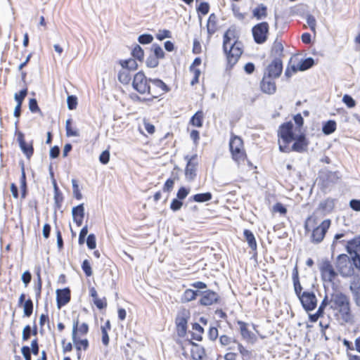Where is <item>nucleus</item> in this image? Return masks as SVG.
Returning a JSON list of instances; mask_svg holds the SVG:
<instances>
[{
    "label": "nucleus",
    "mask_w": 360,
    "mask_h": 360,
    "mask_svg": "<svg viewBox=\"0 0 360 360\" xmlns=\"http://www.w3.org/2000/svg\"><path fill=\"white\" fill-rule=\"evenodd\" d=\"M291 122L282 123L277 131L279 150L282 153H304L307 150L309 141L302 131L304 119L300 113L293 117Z\"/></svg>",
    "instance_id": "f257e3e1"
},
{
    "label": "nucleus",
    "mask_w": 360,
    "mask_h": 360,
    "mask_svg": "<svg viewBox=\"0 0 360 360\" xmlns=\"http://www.w3.org/2000/svg\"><path fill=\"white\" fill-rule=\"evenodd\" d=\"M191 318L190 310L181 308L175 318V326L177 338L175 342L177 345V352L185 359L192 360H205L207 357L204 347L192 340L186 338L188 329V323Z\"/></svg>",
    "instance_id": "f03ea898"
},
{
    "label": "nucleus",
    "mask_w": 360,
    "mask_h": 360,
    "mask_svg": "<svg viewBox=\"0 0 360 360\" xmlns=\"http://www.w3.org/2000/svg\"><path fill=\"white\" fill-rule=\"evenodd\" d=\"M223 51L226 56L227 66L232 68L243 53V44L235 28L229 27L223 35Z\"/></svg>",
    "instance_id": "7ed1b4c3"
},
{
    "label": "nucleus",
    "mask_w": 360,
    "mask_h": 360,
    "mask_svg": "<svg viewBox=\"0 0 360 360\" xmlns=\"http://www.w3.org/2000/svg\"><path fill=\"white\" fill-rule=\"evenodd\" d=\"M327 304L335 319L342 323L351 322L352 313L349 297L342 292H335L327 297Z\"/></svg>",
    "instance_id": "20e7f679"
},
{
    "label": "nucleus",
    "mask_w": 360,
    "mask_h": 360,
    "mask_svg": "<svg viewBox=\"0 0 360 360\" xmlns=\"http://www.w3.org/2000/svg\"><path fill=\"white\" fill-rule=\"evenodd\" d=\"M331 225V220L325 219L319 223L314 214L309 216L304 221V229L306 235L309 234L310 241L314 244L321 243Z\"/></svg>",
    "instance_id": "39448f33"
},
{
    "label": "nucleus",
    "mask_w": 360,
    "mask_h": 360,
    "mask_svg": "<svg viewBox=\"0 0 360 360\" xmlns=\"http://www.w3.org/2000/svg\"><path fill=\"white\" fill-rule=\"evenodd\" d=\"M336 268L343 277L354 276L360 272V255H339L337 257Z\"/></svg>",
    "instance_id": "423d86ee"
},
{
    "label": "nucleus",
    "mask_w": 360,
    "mask_h": 360,
    "mask_svg": "<svg viewBox=\"0 0 360 360\" xmlns=\"http://www.w3.org/2000/svg\"><path fill=\"white\" fill-rule=\"evenodd\" d=\"M229 148L231 159L238 166L244 165L245 162L250 164L242 137L231 132Z\"/></svg>",
    "instance_id": "0eeeda50"
},
{
    "label": "nucleus",
    "mask_w": 360,
    "mask_h": 360,
    "mask_svg": "<svg viewBox=\"0 0 360 360\" xmlns=\"http://www.w3.org/2000/svg\"><path fill=\"white\" fill-rule=\"evenodd\" d=\"M148 89L149 90L146 94L148 97L141 98L136 96L138 101L142 103L153 101L154 99L159 98L170 91L169 86L158 78L151 79Z\"/></svg>",
    "instance_id": "6e6552de"
},
{
    "label": "nucleus",
    "mask_w": 360,
    "mask_h": 360,
    "mask_svg": "<svg viewBox=\"0 0 360 360\" xmlns=\"http://www.w3.org/2000/svg\"><path fill=\"white\" fill-rule=\"evenodd\" d=\"M121 69L117 72L118 81L124 85L129 84L131 81V73L139 68L137 62L131 58L121 59L118 61Z\"/></svg>",
    "instance_id": "1a4fd4ad"
},
{
    "label": "nucleus",
    "mask_w": 360,
    "mask_h": 360,
    "mask_svg": "<svg viewBox=\"0 0 360 360\" xmlns=\"http://www.w3.org/2000/svg\"><path fill=\"white\" fill-rule=\"evenodd\" d=\"M219 343L227 352H232L234 349L235 345L237 346V349L239 354L243 358H250L252 356V351L248 349L240 342L237 339L231 338L226 335H222L219 336Z\"/></svg>",
    "instance_id": "9d476101"
},
{
    "label": "nucleus",
    "mask_w": 360,
    "mask_h": 360,
    "mask_svg": "<svg viewBox=\"0 0 360 360\" xmlns=\"http://www.w3.org/2000/svg\"><path fill=\"white\" fill-rule=\"evenodd\" d=\"M319 269L323 282L334 283L337 279L338 273L330 260L323 259L319 264Z\"/></svg>",
    "instance_id": "9b49d317"
},
{
    "label": "nucleus",
    "mask_w": 360,
    "mask_h": 360,
    "mask_svg": "<svg viewBox=\"0 0 360 360\" xmlns=\"http://www.w3.org/2000/svg\"><path fill=\"white\" fill-rule=\"evenodd\" d=\"M150 80L151 78H148L142 70L139 71L134 75L131 82L132 87L140 94L146 95L149 90Z\"/></svg>",
    "instance_id": "f8f14e48"
},
{
    "label": "nucleus",
    "mask_w": 360,
    "mask_h": 360,
    "mask_svg": "<svg viewBox=\"0 0 360 360\" xmlns=\"http://www.w3.org/2000/svg\"><path fill=\"white\" fill-rule=\"evenodd\" d=\"M269 25L267 22H261L256 24L252 28V37L258 44L264 43L268 38Z\"/></svg>",
    "instance_id": "ddd939ff"
},
{
    "label": "nucleus",
    "mask_w": 360,
    "mask_h": 360,
    "mask_svg": "<svg viewBox=\"0 0 360 360\" xmlns=\"http://www.w3.org/2000/svg\"><path fill=\"white\" fill-rule=\"evenodd\" d=\"M241 338L245 342L250 345H254L257 342V335L252 333L248 328V323L243 321L236 322Z\"/></svg>",
    "instance_id": "4468645a"
},
{
    "label": "nucleus",
    "mask_w": 360,
    "mask_h": 360,
    "mask_svg": "<svg viewBox=\"0 0 360 360\" xmlns=\"http://www.w3.org/2000/svg\"><path fill=\"white\" fill-rule=\"evenodd\" d=\"M17 141L23 154L27 159L30 160L34 154L33 141L29 142L25 141V134L22 131L16 132Z\"/></svg>",
    "instance_id": "2eb2a0df"
},
{
    "label": "nucleus",
    "mask_w": 360,
    "mask_h": 360,
    "mask_svg": "<svg viewBox=\"0 0 360 360\" xmlns=\"http://www.w3.org/2000/svg\"><path fill=\"white\" fill-rule=\"evenodd\" d=\"M298 298L307 311L314 310L317 306V299L313 292L304 291Z\"/></svg>",
    "instance_id": "dca6fc26"
},
{
    "label": "nucleus",
    "mask_w": 360,
    "mask_h": 360,
    "mask_svg": "<svg viewBox=\"0 0 360 360\" xmlns=\"http://www.w3.org/2000/svg\"><path fill=\"white\" fill-rule=\"evenodd\" d=\"M283 72V61L281 58H274L266 68L264 75L274 79L278 78Z\"/></svg>",
    "instance_id": "f3484780"
},
{
    "label": "nucleus",
    "mask_w": 360,
    "mask_h": 360,
    "mask_svg": "<svg viewBox=\"0 0 360 360\" xmlns=\"http://www.w3.org/2000/svg\"><path fill=\"white\" fill-rule=\"evenodd\" d=\"M340 179L339 172L326 171L319 176L320 184L322 187H328L330 184H336Z\"/></svg>",
    "instance_id": "a211bd4d"
},
{
    "label": "nucleus",
    "mask_w": 360,
    "mask_h": 360,
    "mask_svg": "<svg viewBox=\"0 0 360 360\" xmlns=\"http://www.w3.org/2000/svg\"><path fill=\"white\" fill-rule=\"evenodd\" d=\"M261 91L266 94L272 95L276 91L275 79L263 75L259 84Z\"/></svg>",
    "instance_id": "6ab92c4d"
},
{
    "label": "nucleus",
    "mask_w": 360,
    "mask_h": 360,
    "mask_svg": "<svg viewBox=\"0 0 360 360\" xmlns=\"http://www.w3.org/2000/svg\"><path fill=\"white\" fill-rule=\"evenodd\" d=\"M219 301V297L218 294L213 290H207L201 292V298L199 302L202 306H210L218 303Z\"/></svg>",
    "instance_id": "aec40b11"
},
{
    "label": "nucleus",
    "mask_w": 360,
    "mask_h": 360,
    "mask_svg": "<svg viewBox=\"0 0 360 360\" xmlns=\"http://www.w3.org/2000/svg\"><path fill=\"white\" fill-rule=\"evenodd\" d=\"M201 63L202 60L200 58H195L189 67V71L193 76L192 79L191 80V85L192 86L199 83V77L201 75V71L199 69V66L201 65Z\"/></svg>",
    "instance_id": "412c9836"
},
{
    "label": "nucleus",
    "mask_w": 360,
    "mask_h": 360,
    "mask_svg": "<svg viewBox=\"0 0 360 360\" xmlns=\"http://www.w3.org/2000/svg\"><path fill=\"white\" fill-rule=\"evenodd\" d=\"M198 165V162L197 155H192L188 159L185 168V174L189 179H193L196 176Z\"/></svg>",
    "instance_id": "4be33fe9"
},
{
    "label": "nucleus",
    "mask_w": 360,
    "mask_h": 360,
    "mask_svg": "<svg viewBox=\"0 0 360 360\" xmlns=\"http://www.w3.org/2000/svg\"><path fill=\"white\" fill-rule=\"evenodd\" d=\"M18 306L23 308L24 316L30 317L33 313L34 304L30 298L25 300V295L22 293L18 299Z\"/></svg>",
    "instance_id": "5701e85b"
},
{
    "label": "nucleus",
    "mask_w": 360,
    "mask_h": 360,
    "mask_svg": "<svg viewBox=\"0 0 360 360\" xmlns=\"http://www.w3.org/2000/svg\"><path fill=\"white\" fill-rule=\"evenodd\" d=\"M345 250L349 255H360V235L349 240L345 245Z\"/></svg>",
    "instance_id": "b1692460"
},
{
    "label": "nucleus",
    "mask_w": 360,
    "mask_h": 360,
    "mask_svg": "<svg viewBox=\"0 0 360 360\" xmlns=\"http://www.w3.org/2000/svg\"><path fill=\"white\" fill-rule=\"evenodd\" d=\"M70 290L68 288L56 290V301L58 308L65 306L70 300Z\"/></svg>",
    "instance_id": "393cba45"
},
{
    "label": "nucleus",
    "mask_w": 360,
    "mask_h": 360,
    "mask_svg": "<svg viewBox=\"0 0 360 360\" xmlns=\"http://www.w3.org/2000/svg\"><path fill=\"white\" fill-rule=\"evenodd\" d=\"M207 32L209 37H211L219 28L217 15L212 13L207 19L206 24Z\"/></svg>",
    "instance_id": "a878e982"
},
{
    "label": "nucleus",
    "mask_w": 360,
    "mask_h": 360,
    "mask_svg": "<svg viewBox=\"0 0 360 360\" xmlns=\"http://www.w3.org/2000/svg\"><path fill=\"white\" fill-rule=\"evenodd\" d=\"M72 341L75 349L77 350L78 358H80V352L82 350L86 351L88 349L89 342L87 338H82V337H77L75 335L72 336Z\"/></svg>",
    "instance_id": "bb28decb"
},
{
    "label": "nucleus",
    "mask_w": 360,
    "mask_h": 360,
    "mask_svg": "<svg viewBox=\"0 0 360 360\" xmlns=\"http://www.w3.org/2000/svg\"><path fill=\"white\" fill-rule=\"evenodd\" d=\"M89 325L86 323H79V320L77 319L73 322L72 336L77 337L85 336L89 333Z\"/></svg>",
    "instance_id": "cd10ccee"
},
{
    "label": "nucleus",
    "mask_w": 360,
    "mask_h": 360,
    "mask_svg": "<svg viewBox=\"0 0 360 360\" xmlns=\"http://www.w3.org/2000/svg\"><path fill=\"white\" fill-rule=\"evenodd\" d=\"M72 213L75 223L77 226H80L82 224L84 217V205L80 204L73 207Z\"/></svg>",
    "instance_id": "c85d7f7f"
},
{
    "label": "nucleus",
    "mask_w": 360,
    "mask_h": 360,
    "mask_svg": "<svg viewBox=\"0 0 360 360\" xmlns=\"http://www.w3.org/2000/svg\"><path fill=\"white\" fill-rule=\"evenodd\" d=\"M283 45L282 41L281 39H276L271 46V56L274 57V58H281L284 56L283 54Z\"/></svg>",
    "instance_id": "c756f323"
},
{
    "label": "nucleus",
    "mask_w": 360,
    "mask_h": 360,
    "mask_svg": "<svg viewBox=\"0 0 360 360\" xmlns=\"http://www.w3.org/2000/svg\"><path fill=\"white\" fill-rule=\"evenodd\" d=\"M205 113L202 110H198L190 119L189 124L193 127L201 128L203 126Z\"/></svg>",
    "instance_id": "7c9ffc66"
},
{
    "label": "nucleus",
    "mask_w": 360,
    "mask_h": 360,
    "mask_svg": "<svg viewBox=\"0 0 360 360\" xmlns=\"http://www.w3.org/2000/svg\"><path fill=\"white\" fill-rule=\"evenodd\" d=\"M268 15L267 7L263 4H258L253 10H252V17L255 18L257 20H262L265 18Z\"/></svg>",
    "instance_id": "2f4dec72"
},
{
    "label": "nucleus",
    "mask_w": 360,
    "mask_h": 360,
    "mask_svg": "<svg viewBox=\"0 0 360 360\" xmlns=\"http://www.w3.org/2000/svg\"><path fill=\"white\" fill-rule=\"evenodd\" d=\"M204 333L203 328L198 323H194L192 324V332H191V339L196 341H202V335Z\"/></svg>",
    "instance_id": "473e14b6"
},
{
    "label": "nucleus",
    "mask_w": 360,
    "mask_h": 360,
    "mask_svg": "<svg viewBox=\"0 0 360 360\" xmlns=\"http://www.w3.org/2000/svg\"><path fill=\"white\" fill-rule=\"evenodd\" d=\"M327 303V296H326L322 300L316 312L309 316V320L311 322H316L320 317L323 316L324 309L328 306Z\"/></svg>",
    "instance_id": "72a5a7b5"
},
{
    "label": "nucleus",
    "mask_w": 360,
    "mask_h": 360,
    "mask_svg": "<svg viewBox=\"0 0 360 360\" xmlns=\"http://www.w3.org/2000/svg\"><path fill=\"white\" fill-rule=\"evenodd\" d=\"M292 281L295 292L296 295L299 297L303 292H302V287L300 282L298 269L297 266L294 268L292 271Z\"/></svg>",
    "instance_id": "f704fd0d"
},
{
    "label": "nucleus",
    "mask_w": 360,
    "mask_h": 360,
    "mask_svg": "<svg viewBox=\"0 0 360 360\" xmlns=\"http://www.w3.org/2000/svg\"><path fill=\"white\" fill-rule=\"evenodd\" d=\"M243 235L246 241L248 243L249 247L253 250L256 251L257 248V244L255 239V237L252 232L250 230L245 229L243 231Z\"/></svg>",
    "instance_id": "c9c22d12"
},
{
    "label": "nucleus",
    "mask_w": 360,
    "mask_h": 360,
    "mask_svg": "<svg viewBox=\"0 0 360 360\" xmlns=\"http://www.w3.org/2000/svg\"><path fill=\"white\" fill-rule=\"evenodd\" d=\"M131 55L136 62H143L144 59V51L143 49L139 45L136 44L131 50Z\"/></svg>",
    "instance_id": "e433bc0d"
},
{
    "label": "nucleus",
    "mask_w": 360,
    "mask_h": 360,
    "mask_svg": "<svg viewBox=\"0 0 360 360\" xmlns=\"http://www.w3.org/2000/svg\"><path fill=\"white\" fill-rule=\"evenodd\" d=\"M212 198V194L210 192L197 193L191 198V200L196 202H205L210 201Z\"/></svg>",
    "instance_id": "4c0bfd02"
},
{
    "label": "nucleus",
    "mask_w": 360,
    "mask_h": 360,
    "mask_svg": "<svg viewBox=\"0 0 360 360\" xmlns=\"http://www.w3.org/2000/svg\"><path fill=\"white\" fill-rule=\"evenodd\" d=\"M198 295V292L197 290L186 289L181 296V301L182 302H188L195 300Z\"/></svg>",
    "instance_id": "58836bf2"
},
{
    "label": "nucleus",
    "mask_w": 360,
    "mask_h": 360,
    "mask_svg": "<svg viewBox=\"0 0 360 360\" xmlns=\"http://www.w3.org/2000/svg\"><path fill=\"white\" fill-rule=\"evenodd\" d=\"M336 128V122L334 120H328L323 124L322 130L325 134L328 135L333 133Z\"/></svg>",
    "instance_id": "ea45409f"
},
{
    "label": "nucleus",
    "mask_w": 360,
    "mask_h": 360,
    "mask_svg": "<svg viewBox=\"0 0 360 360\" xmlns=\"http://www.w3.org/2000/svg\"><path fill=\"white\" fill-rule=\"evenodd\" d=\"M65 130H66V136L68 137L79 136L78 130L72 127V120L71 119H68L66 120Z\"/></svg>",
    "instance_id": "a19ab883"
},
{
    "label": "nucleus",
    "mask_w": 360,
    "mask_h": 360,
    "mask_svg": "<svg viewBox=\"0 0 360 360\" xmlns=\"http://www.w3.org/2000/svg\"><path fill=\"white\" fill-rule=\"evenodd\" d=\"M314 64V59L311 58H307L300 62L298 65V69H300V71H304L311 68Z\"/></svg>",
    "instance_id": "79ce46f5"
},
{
    "label": "nucleus",
    "mask_w": 360,
    "mask_h": 360,
    "mask_svg": "<svg viewBox=\"0 0 360 360\" xmlns=\"http://www.w3.org/2000/svg\"><path fill=\"white\" fill-rule=\"evenodd\" d=\"M196 11L199 16L205 15L209 13L210 4L207 2H201L196 7Z\"/></svg>",
    "instance_id": "37998d69"
},
{
    "label": "nucleus",
    "mask_w": 360,
    "mask_h": 360,
    "mask_svg": "<svg viewBox=\"0 0 360 360\" xmlns=\"http://www.w3.org/2000/svg\"><path fill=\"white\" fill-rule=\"evenodd\" d=\"M232 12L233 16L238 20L243 21L246 18L247 13L241 12L240 8L236 5L232 6Z\"/></svg>",
    "instance_id": "c03bdc74"
},
{
    "label": "nucleus",
    "mask_w": 360,
    "mask_h": 360,
    "mask_svg": "<svg viewBox=\"0 0 360 360\" xmlns=\"http://www.w3.org/2000/svg\"><path fill=\"white\" fill-rule=\"evenodd\" d=\"M54 200L55 202L57 205V207H60L61 205V203L63 201V196L62 193L59 191V188L56 184V183L54 184Z\"/></svg>",
    "instance_id": "a18cd8bd"
},
{
    "label": "nucleus",
    "mask_w": 360,
    "mask_h": 360,
    "mask_svg": "<svg viewBox=\"0 0 360 360\" xmlns=\"http://www.w3.org/2000/svg\"><path fill=\"white\" fill-rule=\"evenodd\" d=\"M27 95V88L25 87L21 91H20L19 93H16L14 96L15 100L17 102V105H21L23 103L24 99Z\"/></svg>",
    "instance_id": "49530a36"
},
{
    "label": "nucleus",
    "mask_w": 360,
    "mask_h": 360,
    "mask_svg": "<svg viewBox=\"0 0 360 360\" xmlns=\"http://www.w3.org/2000/svg\"><path fill=\"white\" fill-rule=\"evenodd\" d=\"M82 269L86 277H90L93 274L91 263L88 259H84L82 264Z\"/></svg>",
    "instance_id": "de8ad7c7"
},
{
    "label": "nucleus",
    "mask_w": 360,
    "mask_h": 360,
    "mask_svg": "<svg viewBox=\"0 0 360 360\" xmlns=\"http://www.w3.org/2000/svg\"><path fill=\"white\" fill-rule=\"evenodd\" d=\"M175 184V179L174 178H169L167 179L165 183L164 184V186L162 187V191L164 192L170 193L174 186Z\"/></svg>",
    "instance_id": "09e8293b"
},
{
    "label": "nucleus",
    "mask_w": 360,
    "mask_h": 360,
    "mask_svg": "<svg viewBox=\"0 0 360 360\" xmlns=\"http://www.w3.org/2000/svg\"><path fill=\"white\" fill-rule=\"evenodd\" d=\"M72 190H73V195L74 197L77 200H81L82 198V195L80 191V189L79 188V185L77 184V181L76 179L72 180Z\"/></svg>",
    "instance_id": "8fccbe9b"
},
{
    "label": "nucleus",
    "mask_w": 360,
    "mask_h": 360,
    "mask_svg": "<svg viewBox=\"0 0 360 360\" xmlns=\"http://www.w3.org/2000/svg\"><path fill=\"white\" fill-rule=\"evenodd\" d=\"M153 37L151 34H144L139 37L138 41L142 44H148L152 42Z\"/></svg>",
    "instance_id": "3c124183"
},
{
    "label": "nucleus",
    "mask_w": 360,
    "mask_h": 360,
    "mask_svg": "<svg viewBox=\"0 0 360 360\" xmlns=\"http://www.w3.org/2000/svg\"><path fill=\"white\" fill-rule=\"evenodd\" d=\"M307 23L308 26L309 27L310 30L314 32V35L316 34V21L315 18L311 15H309L307 17Z\"/></svg>",
    "instance_id": "603ef678"
},
{
    "label": "nucleus",
    "mask_w": 360,
    "mask_h": 360,
    "mask_svg": "<svg viewBox=\"0 0 360 360\" xmlns=\"http://www.w3.org/2000/svg\"><path fill=\"white\" fill-rule=\"evenodd\" d=\"M94 304L98 309H105L108 305L107 299L105 297L96 299L94 300Z\"/></svg>",
    "instance_id": "864d4df0"
},
{
    "label": "nucleus",
    "mask_w": 360,
    "mask_h": 360,
    "mask_svg": "<svg viewBox=\"0 0 360 360\" xmlns=\"http://www.w3.org/2000/svg\"><path fill=\"white\" fill-rule=\"evenodd\" d=\"M297 71H300V69H298V66L288 65L285 71V76L287 78H290Z\"/></svg>",
    "instance_id": "5fc2aeb1"
},
{
    "label": "nucleus",
    "mask_w": 360,
    "mask_h": 360,
    "mask_svg": "<svg viewBox=\"0 0 360 360\" xmlns=\"http://www.w3.org/2000/svg\"><path fill=\"white\" fill-rule=\"evenodd\" d=\"M29 108L32 112H41L38 106L37 101L35 98H30L29 101Z\"/></svg>",
    "instance_id": "6e6d98bb"
},
{
    "label": "nucleus",
    "mask_w": 360,
    "mask_h": 360,
    "mask_svg": "<svg viewBox=\"0 0 360 360\" xmlns=\"http://www.w3.org/2000/svg\"><path fill=\"white\" fill-rule=\"evenodd\" d=\"M343 103L349 108H354L356 105V102L353 98L347 94L343 96Z\"/></svg>",
    "instance_id": "4d7b16f0"
},
{
    "label": "nucleus",
    "mask_w": 360,
    "mask_h": 360,
    "mask_svg": "<svg viewBox=\"0 0 360 360\" xmlns=\"http://www.w3.org/2000/svg\"><path fill=\"white\" fill-rule=\"evenodd\" d=\"M86 245L87 247L91 249L94 250L96 247V236L94 234L91 233L89 234L86 238Z\"/></svg>",
    "instance_id": "13d9d810"
},
{
    "label": "nucleus",
    "mask_w": 360,
    "mask_h": 360,
    "mask_svg": "<svg viewBox=\"0 0 360 360\" xmlns=\"http://www.w3.org/2000/svg\"><path fill=\"white\" fill-rule=\"evenodd\" d=\"M189 191V189L185 187L179 188L176 193L177 199L180 200L185 199L188 195Z\"/></svg>",
    "instance_id": "bf43d9fd"
},
{
    "label": "nucleus",
    "mask_w": 360,
    "mask_h": 360,
    "mask_svg": "<svg viewBox=\"0 0 360 360\" xmlns=\"http://www.w3.org/2000/svg\"><path fill=\"white\" fill-rule=\"evenodd\" d=\"M68 106L70 110H74L77 105V99L75 96H69L67 99Z\"/></svg>",
    "instance_id": "052dcab7"
},
{
    "label": "nucleus",
    "mask_w": 360,
    "mask_h": 360,
    "mask_svg": "<svg viewBox=\"0 0 360 360\" xmlns=\"http://www.w3.org/2000/svg\"><path fill=\"white\" fill-rule=\"evenodd\" d=\"M88 233L87 226H84L80 231L79 235L78 243L79 245H83L85 242V238Z\"/></svg>",
    "instance_id": "680f3d73"
},
{
    "label": "nucleus",
    "mask_w": 360,
    "mask_h": 360,
    "mask_svg": "<svg viewBox=\"0 0 360 360\" xmlns=\"http://www.w3.org/2000/svg\"><path fill=\"white\" fill-rule=\"evenodd\" d=\"M99 161L103 165H106L109 162L110 152L108 150H105L101 153L99 156Z\"/></svg>",
    "instance_id": "e2e57ef3"
},
{
    "label": "nucleus",
    "mask_w": 360,
    "mask_h": 360,
    "mask_svg": "<svg viewBox=\"0 0 360 360\" xmlns=\"http://www.w3.org/2000/svg\"><path fill=\"white\" fill-rule=\"evenodd\" d=\"M273 211L275 212H279L280 214L283 215H285L287 213V209L281 202H277L274 205Z\"/></svg>",
    "instance_id": "0e129e2a"
},
{
    "label": "nucleus",
    "mask_w": 360,
    "mask_h": 360,
    "mask_svg": "<svg viewBox=\"0 0 360 360\" xmlns=\"http://www.w3.org/2000/svg\"><path fill=\"white\" fill-rule=\"evenodd\" d=\"M183 205L181 200L178 199H173L170 204V209L173 211L179 210Z\"/></svg>",
    "instance_id": "69168bd1"
},
{
    "label": "nucleus",
    "mask_w": 360,
    "mask_h": 360,
    "mask_svg": "<svg viewBox=\"0 0 360 360\" xmlns=\"http://www.w3.org/2000/svg\"><path fill=\"white\" fill-rule=\"evenodd\" d=\"M31 336V327L30 325H27L22 330V339L23 341H27Z\"/></svg>",
    "instance_id": "338daca9"
},
{
    "label": "nucleus",
    "mask_w": 360,
    "mask_h": 360,
    "mask_svg": "<svg viewBox=\"0 0 360 360\" xmlns=\"http://www.w3.org/2000/svg\"><path fill=\"white\" fill-rule=\"evenodd\" d=\"M208 337L210 340H215L218 337V329L216 327H210L208 331Z\"/></svg>",
    "instance_id": "774afa93"
}]
</instances>
